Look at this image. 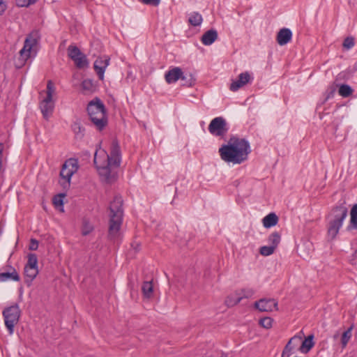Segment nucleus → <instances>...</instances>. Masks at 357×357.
<instances>
[{
  "label": "nucleus",
  "mask_w": 357,
  "mask_h": 357,
  "mask_svg": "<svg viewBox=\"0 0 357 357\" xmlns=\"http://www.w3.org/2000/svg\"><path fill=\"white\" fill-rule=\"evenodd\" d=\"M251 152L250 143L243 138L232 137L219 149L222 160L233 165H240L248 159Z\"/></svg>",
  "instance_id": "f257e3e1"
},
{
  "label": "nucleus",
  "mask_w": 357,
  "mask_h": 357,
  "mask_svg": "<svg viewBox=\"0 0 357 357\" xmlns=\"http://www.w3.org/2000/svg\"><path fill=\"white\" fill-rule=\"evenodd\" d=\"M109 225L108 236L109 239L114 240L119 236V231L123 221V199L119 195H116L109 206Z\"/></svg>",
  "instance_id": "f03ea898"
},
{
  "label": "nucleus",
  "mask_w": 357,
  "mask_h": 357,
  "mask_svg": "<svg viewBox=\"0 0 357 357\" xmlns=\"http://www.w3.org/2000/svg\"><path fill=\"white\" fill-rule=\"evenodd\" d=\"M91 121L96 128L102 130L107 124V117L105 105L98 98L91 100L86 107Z\"/></svg>",
  "instance_id": "7ed1b4c3"
},
{
  "label": "nucleus",
  "mask_w": 357,
  "mask_h": 357,
  "mask_svg": "<svg viewBox=\"0 0 357 357\" xmlns=\"http://www.w3.org/2000/svg\"><path fill=\"white\" fill-rule=\"evenodd\" d=\"M121 157H115L108 155L105 151L100 152L98 155V151L94 155V163L100 174L105 175V178H112L109 176L112 167H118L121 164Z\"/></svg>",
  "instance_id": "20e7f679"
},
{
  "label": "nucleus",
  "mask_w": 357,
  "mask_h": 357,
  "mask_svg": "<svg viewBox=\"0 0 357 357\" xmlns=\"http://www.w3.org/2000/svg\"><path fill=\"white\" fill-rule=\"evenodd\" d=\"M347 213L348 209L344 202L332 209L328 216V234L332 238H334L338 234Z\"/></svg>",
  "instance_id": "39448f33"
},
{
  "label": "nucleus",
  "mask_w": 357,
  "mask_h": 357,
  "mask_svg": "<svg viewBox=\"0 0 357 357\" xmlns=\"http://www.w3.org/2000/svg\"><path fill=\"white\" fill-rule=\"evenodd\" d=\"M2 315L4 319L5 326L9 335H13L15 326L18 324L21 316V310L19 305L15 303L9 307H6L3 310Z\"/></svg>",
  "instance_id": "423d86ee"
},
{
  "label": "nucleus",
  "mask_w": 357,
  "mask_h": 357,
  "mask_svg": "<svg viewBox=\"0 0 357 357\" xmlns=\"http://www.w3.org/2000/svg\"><path fill=\"white\" fill-rule=\"evenodd\" d=\"M39 38L40 36L38 31H33L26 36L24 47L20 51V56L24 61L36 55V45Z\"/></svg>",
  "instance_id": "0eeeda50"
},
{
  "label": "nucleus",
  "mask_w": 357,
  "mask_h": 357,
  "mask_svg": "<svg viewBox=\"0 0 357 357\" xmlns=\"http://www.w3.org/2000/svg\"><path fill=\"white\" fill-rule=\"evenodd\" d=\"M209 132L216 137L225 136L229 128L226 120L222 116H218L212 119L208 127Z\"/></svg>",
  "instance_id": "6e6552de"
},
{
  "label": "nucleus",
  "mask_w": 357,
  "mask_h": 357,
  "mask_svg": "<svg viewBox=\"0 0 357 357\" xmlns=\"http://www.w3.org/2000/svg\"><path fill=\"white\" fill-rule=\"evenodd\" d=\"M67 51L68 57L74 61L77 68H84L88 67L89 62L86 56L77 47L69 45Z\"/></svg>",
  "instance_id": "1a4fd4ad"
},
{
  "label": "nucleus",
  "mask_w": 357,
  "mask_h": 357,
  "mask_svg": "<svg viewBox=\"0 0 357 357\" xmlns=\"http://www.w3.org/2000/svg\"><path fill=\"white\" fill-rule=\"evenodd\" d=\"M79 169L78 160L75 158L67 159L60 172L61 178H71Z\"/></svg>",
  "instance_id": "9d476101"
},
{
  "label": "nucleus",
  "mask_w": 357,
  "mask_h": 357,
  "mask_svg": "<svg viewBox=\"0 0 357 357\" xmlns=\"http://www.w3.org/2000/svg\"><path fill=\"white\" fill-rule=\"evenodd\" d=\"M109 64V58L107 56H100L94 61L93 67L100 80L104 79L105 72Z\"/></svg>",
  "instance_id": "9b49d317"
},
{
  "label": "nucleus",
  "mask_w": 357,
  "mask_h": 357,
  "mask_svg": "<svg viewBox=\"0 0 357 357\" xmlns=\"http://www.w3.org/2000/svg\"><path fill=\"white\" fill-rule=\"evenodd\" d=\"M253 79L248 72H244L238 75V78L230 84L229 89L236 91L242 86L250 82Z\"/></svg>",
  "instance_id": "f8f14e48"
},
{
  "label": "nucleus",
  "mask_w": 357,
  "mask_h": 357,
  "mask_svg": "<svg viewBox=\"0 0 357 357\" xmlns=\"http://www.w3.org/2000/svg\"><path fill=\"white\" fill-rule=\"evenodd\" d=\"M278 302L275 299L261 298L255 303V307L261 312H271L277 310Z\"/></svg>",
  "instance_id": "ddd939ff"
},
{
  "label": "nucleus",
  "mask_w": 357,
  "mask_h": 357,
  "mask_svg": "<svg viewBox=\"0 0 357 357\" xmlns=\"http://www.w3.org/2000/svg\"><path fill=\"white\" fill-rule=\"evenodd\" d=\"M54 108V103L53 102V99H47V98H45L40 102V109L41 111V113L43 114V116L46 120H48V119L52 115Z\"/></svg>",
  "instance_id": "4468645a"
},
{
  "label": "nucleus",
  "mask_w": 357,
  "mask_h": 357,
  "mask_svg": "<svg viewBox=\"0 0 357 357\" xmlns=\"http://www.w3.org/2000/svg\"><path fill=\"white\" fill-rule=\"evenodd\" d=\"M165 80L168 84L177 82L179 79H184L183 73L178 67L173 68L165 73Z\"/></svg>",
  "instance_id": "2eb2a0df"
},
{
  "label": "nucleus",
  "mask_w": 357,
  "mask_h": 357,
  "mask_svg": "<svg viewBox=\"0 0 357 357\" xmlns=\"http://www.w3.org/2000/svg\"><path fill=\"white\" fill-rule=\"evenodd\" d=\"M291 38L292 31L288 28L281 29L277 35V42L281 46L287 45Z\"/></svg>",
  "instance_id": "dca6fc26"
},
{
  "label": "nucleus",
  "mask_w": 357,
  "mask_h": 357,
  "mask_svg": "<svg viewBox=\"0 0 357 357\" xmlns=\"http://www.w3.org/2000/svg\"><path fill=\"white\" fill-rule=\"evenodd\" d=\"M218 36V31L212 29L203 34L201 41L204 45H211L217 40Z\"/></svg>",
  "instance_id": "f3484780"
},
{
  "label": "nucleus",
  "mask_w": 357,
  "mask_h": 357,
  "mask_svg": "<svg viewBox=\"0 0 357 357\" xmlns=\"http://www.w3.org/2000/svg\"><path fill=\"white\" fill-rule=\"evenodd\" d=\"M38 274V268L24 266V282L27 284L28 286H30L33 280L36 278L37 275Z\"/></svg>",
  "instance_id": "a211bd4d"
},
{
  "label": "nucleus",
  "mask_w": 357,
  "mask_h": 357,
  "mask_svg": "<svg viewBox=\"0 0 357 357\" xmlns=\"http://www.w3.org/2000/svg\"><path fill=\"white\" fill-rule=\"evenodd\" d=\"M20 280L17 272H6L3 269H0V282H6L13 280L18 282Z\"/></svg>",
  "instance_id": "6ab92c4d"
},
{
  "label": "nucleus",
  "mask_w": 357,
  "mask_h": 357,
  "mask_svg": "<svg viewBox=\"0 0 357 357\" xmlns=\"http://www.w3.org/2000/svg\"><path fill=\"white\" fill-rule=\"evenodd\" d=\"M262 222L264 227L270 228L278 224V217L275 213H271L263 218Z\"/></svg>",
  "instance_id": "aec40b11"
},
{
  "label": "nucleus",
  "mask_w": 357,
  "mask_h": 357,
  "mask_svg": "<svg viewBox=\"0 0 357 357\" xmlns=\"http://www.w3.org/2000/svg\"><path fill=\"white\" fill-rule=\"evenodd\" d=\"M66 196L65 192L59 193L53 197L52 203L56 208L61 212H64L63 199Z\"/></svg>",
  "instance_id": "412c9836"
},
{
  "label": "nucleus",
  "mask_w": 357,
  "mask_h": 357,
  "mask_svg": "<svg viewBox=\"0 0 357 357\" xmlns=\"http://www.w3.org/2000/svg\"><path fill=\"white\" fill-rule=\"evenodd\" d=\"M72 130L77 139H82L85 135V128L81 125L80 122L75 121L72 124Z\"/></svg>",
  "instance_id": "4be33fe9"
},
{
  "label": "nucleus",
  "mask_w": 357,
  "mask_h": 357,
  "mask_svg": "<svg viewBox=\"0 0 357 357\" xmlns=\"http://www.w3.org/2000/svg\"><path fill=\"white\" fill-rule=\"evenodd\" d=\"M313 339L314 335H310L303 341L300 348V350L302 353H307L314 347V342L313 341Z\"/></svg>",
  "instance_id": "5701e85b"
},
{
  "label": "nucleus",
  "mask_w": 357,
  "mask_h": 357,
  "mask_svg": "<svg viewBox=\"0 0 357 357\" xmlns=\"http://www.w3.org/2000/svg\"><path fill=\"white\" fill-rule=\"evenodd\" d=\"M203 18L198 12H192L189 14L188 22L193 26H199L202 24Z\"/></svg>",
  "instance_id": "b1692460"
},
{
  "label": "nucleus",
  "mask_w": 357,
  "mask_h": 357,
  "mask_svg": "<svg viewBox=\"0 0 357 357\" xmlns=\"http://www.w3.org/2000/svg\"><path fill=\"white\" fill-rule=\"evenodd\" d=\"M281 240V235L278 231L273 232L268 238L270 245L273 246L276 249Z\"/></svg>",
  "instance_id": "393cba45"
},
{
  "label": "nucleus",
  "mask_w": 357,
  "mask_h": 357,
  "mask_svg": "<svg viewBox=\"0 0 357 357\" xmlns=\"http://www.w3.org/2000/svg\"><path fill=\"white\" fill-rule=\"evenodd\" d=\"M353 91L354 90L352 89V88L349 85L346 84H341L338 90L339 95L344 98H347L351 96Z\"/></svg>",
  "instance_id": "a878e982"
},
{
  "label": "nucleus",
  "mask_w": 357,
  "mask_h": 357,
  "mask_svg": "<svg viewBox=\"0 0 357 357\" xmlns=\"http://www.w3.org/2000/svg\"><path fill=\"white\" fill-rule=\"evenodd\" d=\"M153 284L151 282H144L142 287V293L144 297L149 298L153 294Z\"/></svg>",
  "instance_id": "bb28decb"
},
{
  "label": "nucleus",
  "mask_w": 357,
  "mask_h": 357,
  "mask_svg": "<svg viewBox=\"0 0 357 357\" xmlns=\"http://www.w3.org/2000/svg\"><path fill=\"white\" fill-rule=\"evenodd\" d=\"M353 330V325H351L347 330H346L341 336V344L342 348L346 347L347 343L351 337V331Z\"/></svg>",
  "instance_id": "cd10ccee"
},
{
  "label": "nucleus",
  "mask_w": 357,
  "mask_h": 357,
  "mask_svg": "<svg viewBox=\"0 0 357 357\" xmlns=\"http://www.w3.org/2000/svg\"><path fill=\"white\" fill-rule=\"evenodd\" d=\"M295 339L296 337H293L289 340L282 353V357H289L292 354V351L294 349V346L292 345V342Z\"/></svg>",
  "instance_id": "c85d7f7f"
},
{
  "label": "nucleus",
  "mask_w": 357,
  "mask_h": 357,
  "mask_svg": "<svg viewBox=\"0 0 357 357\" xmlns=\"http://www.w3.org/2000/svg\"><path fill=\"white\" fill-rule=\"evenodd\" d=\"M242 300V297H239V296L236 295V293L234 295H230L227 297L225 300V304L228 307H232L241 302Z\"/></svg>",
  "instance_id": "c756f323"
},
{
  "label": "nucleus",
  "mask_w": 357,
  "mask_h": 357,
  "mask_svg": "<svg viewBox=\"0 0 357 357\" xmlns=\"http://www.w3.org/2000/svg\"><path fill=\"white\" fill-rule=\"evenodd\" d=\"M82 89L84 92H92L93 91V82L90 79H84L81 84Z\"/></svg>",
  "instance_id": "7c9ffc66"
},
{
  "label": "nucleus",
  "mask_w": 357,
  "mask_h": 357,
  "mask_svg": "<svg viewBox=\"0 0 357 357\" xmlns=\"http://www.w3.org/2000/svg\"><path fill=\"white\" fill-rule=\"evenodd\" d=\"M93 229V225L90 222L84 219L82 222V234L83 236L89 234Z\"/></svg>",
  "instance_id": "2f4dec72"
},
{
  "label": "nucleus",
  "mask_w": 357,
  "mask_h": 357,
  "mask_svg": "<svg viewBox=\"0 0 357 357\" xmlns=\"http://www.w3.org/2000/svg\"><path fill=\"white\" fill-rule=\"evenodd\" d=\"M25 266H29V267L38 268L37 255L34 253H29L28 255V261Z\"/></svg>",
  "instance_id": "473e14b6"
},
{
  "label": "nucleus",
  "mask_w": 357,
  "mask_h": 357,
  "mask_svg": "<svg viewBox=\"0 0 357 357\" xmlns=\"http://www.w3.org/2000/svg\"><path fill=\"white\" fill-rule=\"evenodd\" d=\"M351 224L354 229H357V204H354L351 209Z\"/></svg>",
  "instance_id": "72a5a7b5"
},
{
  "label": "nucleus",
  "mask_w": 357,
  "mask_h": 357,
  "mask_svg": "<svg viewBox=\"0 0 357 357\" xmlns=\"http://www.w3.org/2000/svg\"><path fill=\"white\" fill-rule=\"evenodd\" d=\"M254 293L255 291L252 289H243L240 291L236 292V295L242 297V299L249 298L253 296Z\"/></svg>",
  "instance_id": "f704fd0d"
},
{
  "label": "nucleus",
  "mask_w": 357,
  "mask_h": 357,
  "mask_svg": "<svg viewBox=\"0 0 357 357\" xmlns=\"http://www.w3.org/2000/svg\"><path fill=\"white\" fill-rule=\"evenodd\" d=\"M275 250V248H274L273 246L264 245V246H262L260 248L259 253L263 256H269L274 252Z\"/></svg>",
  "instance_id": "c9c22d12"
},
{
  "label": "nucleus",
  "mask_w": 357,
  "mask_h": 357,
  "mask_svg": "<svg viewBox=\"0 0 357 357\" xmlns=\"http://www.w3.org/2000/svg\"><path fill=\"white\" fill-rule=\"evenodd\" d=\"M273 319L271 317H264L259 320V324L264 328L268 329L272 327Z\"/></svg>",
  "instance_id": "e433bc0d"
},
{
  "label": "nucleus",
  "mask_w": 357,
  "mask_h": 357,
  "mask_svg": "<svg viewBox=\"0 0 357 357\" xmlns=\"http://www.w3.org/2000/svg\"><path fill=\"white\" fill-rule=\"evenodd\" d=\"M54 89H55L53 82L51 80H49L47 84V95L45 98L49 100L52 99Z\"/></svg>",
  "instance_id": "4c0bfd02"
},
{
  "label": "nucleus",
  "mask_w": 357,
  "mask_h": 357,
  "mask_svg": "<svg viewBox=\"0 0 357 357\" xmlns=\"http://www.w3.org/2000/svg\"><path fill=\"white\" fill-rule=\"evenodd\" d=\"M355 45L353 37H347L343 41V47L347 50L351 49Z\"/></svg>",
  "instance_id": "58836bf2"
},
{
  "label": "nucleus",
  "mask_w": 357,
  "mask_h": 357,
  "mask_svg": "<svg viewBox=\"0 0 357 357\" xmlns=\"http://www.w3.org/2000/svg\"><path fill=\"white\" fill-rule=\"evenodd\" d=\"M109 155H112L113 157L115 156L116 158L121 157L120 148L117 143L112 144V149H111Z\"/></svg>",
  "instance_id": "ea45409f"
},
{
  "label": "nucleus",
  "mask_w": 357,
  "mask_h": 357,
  "mask_svg": "<svg viewBox=\"0 0 357 357\" xmlns=\"http://www.w3.org/2000/svg\"><path fill=\"white\" fill-rule=\"evenodd\" d=\"M37 0H16L17 5L19 7H28L29 6L35 3Z\"/></svg>",
  "instance_id": "a19ab883"
},
{
  "label": "nucleus",
  "mask_w": 357,
  "mask_h": 357,
  "mask_svg": "<svg viewBox=\"0 0 357 357\" xmlns=\"http://www.w3.org/2000/svg\"><path fill=\"white\" fill-rule=\"evenodd\" d=\"M142 3L148 6H158L161 0H139Z\"/></svg>",
  "instance_id": "79ce46f5"
},
{
  "label": "nucleus",
  "mask_w": 357,
  "mask_h": 357,
  "mask_svg": "<svg viewBox=\"0 0 357 357\" xmlns=\"http://www.w3.org/2000/svg\"><path fill=\"white\" fill-rule=\"evenodd\" d=\"M70 181L71 180H59V184L65 192L69 189Z\"/></svg>",
  "instance_id": "37998d69"
},
{
  "label": "nucleus",
  "mask_w": 357,
  "mask_h": 357,
  "mask_svg": "<svg viewBox=\"0 0 357 357\" xmlns=\"http://www.w3.org/2000/svg\"><path fill=\"white\" fill-rule=\"evenodd\" d=\"M38 248V241L36 239L31 238L30 241L29 249L30 250H36Z\"/></svg>",
  "instance_id": "c03bdc74"
},
{
  "label": "nucleus",
  "mask_w": 357,
  "mask_h": 357,
  "mask_svg": "<svg viewBox=\"0 0 357 357\" xmlns=\"http://www.w3.org/2000/svg\"><path fill=\"white\" fill-rule=\"evenodd\" d=\"M0 269H3L4 271L6 272H17L16 269L13 267L12 266H10V265H6L2 268H1Z\"/></svg>",
  "instance_id": "a18cd8bd"
},
{
  "label": "nucleus",
  "mask_w": 357,
  "mask_h": 357,
  "mask_svg": "<svg viewBox=\"0 0 357 357\" xmlns=\"http://www.w3.org/2000/svg\"><path fill=\"white\" fill-rule=\"evenodd\" d=\"M6 9V4L4 0H0V15H1Z\"/></svg>",
  "instance_id": "49530a36"
},
{
  "label": "nucleus",
  "mask_w": 357,
  "mask_h": 357,
  "mask_svg": "<svg viewBox=\"0 0 357 357\" xmlns=\"http://www.w3.org/2000/svg\"><path fill=\"white\" fill-rule=\"evenodd\" d=\"M339 336H340V333L339 331H337L334 335H333V339L335 340H337L339 338Z\"/></svg>",
  "instance_id": "de8ad7c7"
},
{
  "label": "nucleus",
  "mask_w": 357,
  "mask_h": 357,
  "mask_svg": "<svg viewBox=\"0 0 357 357\" xmlns=\"http://www.w3.org/2000/svg\"><path fill=\"white\" fill-rule=\"evenodd\" d=\"M139 247V245L137 244L136 246L135 247V250H138Z\"/></svg>",
  "instance_id": "09e8293b"
},
{
  "label": "nucleus",
  "mask_w": 357,
  "mask_h": 357,
  "mask_svg": "<svg viewBox=\"0 0 357 357\" xmlns=\"http://www.w3.org/2000/svg\"><path fill=\"white\" fill-rule=\"evenodd\" d=\"M106 181H107V183H109V181H110V180L107 179Z\"/></svg>",
  "instance_id": "8fccbe9b"
},
{
  "label": "nucleus",
  "mask_w": 357,
  "mask_h": 357,
  "mask_svg": "<svg viewBox=\"0 0 357 357\" xmlns=\"http://www.w3.org/2000/svg\"><path fill=\"white\" fill-rule=\"evenodd\" d=\"M106 181H107V183H109V181H110V180L107 179Z\"/></svg>",
  "instance_id": "3c124183"
}]
</instances>
